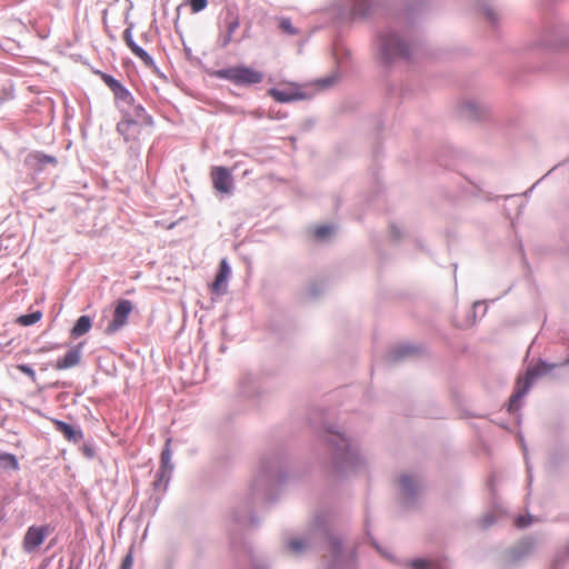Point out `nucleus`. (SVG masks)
<instances>
[{
	"label": "nucleus",
	"instance_id": "obj_52",
	"mask_svg": "<svg viewBox=\"0 0 569 569\" xmlns=\"http://www.w3.org/2000/svg\"><path fill=\"white\" fill-rule=\"evenodd\" d=\"M440 164H442L443 167H448V164L442 161H440Z\"/></svg>",
	"mask_w": 569,
	"mask_h": 569
},
{
	"label": "nucleus",
	"instance_id": "obj_17",
	"mask_svg": "<svg viewBox=\"0 0 569 569\" xmlns=\"http://www.w3.org/2000/svg\"><path fill=\"white\" fill-rule=\"evenodd\" d=\"M142 124L124 117L117 126L118 131L127 141L137 140L141 133Z\"/></svg>",
	"mask_w": 569,
	"mask_h": 569
},
{
	"label": "nucleus",
	"instance_id": "obj_46",
	"mask_svg": "<svg viewBox=\"0 0 569 569\" xmlns=\"http://www.w3.org/2000/svg\"><path fill=\"white\" fill-rule=\"evenodd\" d=\"M495 522V516L493 515H487L483 517V527L488 528Z\"/></svg>",
	"mask_w": 569,
	"mask_h": 569
},
{
	"label": "nucleus",
	"instance_id": "obj_30",
	"mask_svg": "<svg viewBox=\"0 0 569 569\" xmlns=\"http://www.w3.org/2000/svg\"><path fill=\"white\" fill-rule=\"evenodd\" d=\"M277 21L279 28L288 36L299 34V30L292 24L291 19L288 17H278Z\"/></svg>",
	"mask_w": 569,
	"mask_h": 569
},
{
	"label": "nucleus",
	"instance_id": "obj_20",
	"mask_svg": "<svg viewBox=\"0 0 569 569\" xmlns=\"http://www.w3.org/2000/svg\"><path fill=\"white\" fill-rule=\"evenodd\" d=\"M123 40L130 48L131 52L138 57L146 66L151 67L153 64L152 57L133 41L130 28L124 30Z\"/></svg>",
	"mask_w": 569,
	"mask_h": 569
},
{
	"label": "nucleus",
	"instance_id": "obj_34",
	"mask_svg": "<svg viewBox=\"0 0 569 569\" xmlns=\"http://www.w3.org/2000/svg\"><path fill=\"white\" fill-rule=\"evenodd\" d=\"M0 462L6 463L10 468L17 470L19 468L18 460L12 453H0Z\"/></svg>",
	"mask_w": 569,
	"mask_h": 569
},
{
	"label": "nucleus",
	"instance_id": "obj_40",
	"mask_svg": "<svg viewBox=\"0 0 569 569\" xmlns=\"http://www.w3.org/2000/svg\"><path fill=\"white\" fill-rule=\"evenodd\" d=\"M515 523L518 528H526L527 526H529L531 523V516L528 515L527 517L526 516H522V515H519L516 520H515Z\"/></svg>",
	"mask_w": 569,
	"mask_h": 569
},
{
	"label": "nucleus",
	"instance_id": "obj_3",
	"mask_svg": "<svg viewBox=\"0 0 569 569\" xmlns=\"http://www.w3.org/2000/svg\"><path fill=\"white\" fill-rule=\"evenodd\" d=\"M375 43L378 51V59L385 68H390L396 61H409L418 44L409 38L408 31L399 32L388 26L377 32Z\"/></svg>",
	"mask_w": 569,
	"mask_h": 569
},
{
	"label": "nucleus",
	"instance_id": "obj_14",
	"mask_svg": "<svg viewBox=\"0 0 569 569\" xmlns=\"http://www.w3.org/2000/svg\"><path fill=\"white\" fill-rule=\"evenodd\" d=\"M213 188L222 193H229L232 189L231 172L223 167H213L211 170Z\"/></svg>",
	"mask_w": 569,
	"mask_h": 569
},
{
	"label": "nucleus",
	"instance_id": "obj_37",
	"mask_svg": "<svg viewBox=\"0 0 569 569\" xmlns=\"http://www.w3.org/2000/svg\"><path fill=\"white\" fill-rule=\"evenodd\" d=\"M170 459H171V452H170V449L167 447L166 449H163V451L161 453V471L162 472H166L167 468L169 467Z\"/></svg>",
	"mask_w": 569,
	"mask_h": 569
},
{
	"label": "nucleus",
	"instance_id": "obj_5",
	"mask_svg": "<svg viewBox=\"0 0 569 569\" xmlns=\"http://www.w3.org/2000/svg\"><path fill=\"white\" fill-rule=\"evenodd\" d=\"M376 9L375 0H336L327 11L333 21L350 23L368 19Z\"/></svg>",
	"mask_w": 569,
	"mask_h": 569
},
{
	"label": "nucleus",
	"instance_id": "obj_4",
	"mask_svg": "<svg viewBox=\"0 0 569 569\" xmlns=\"http://www.w3.org/2000/svg\"><path fill=\"white\" fill-rule=\"evenodd\" d=\"M289 479V458L282 451H276L263 458L260 467L259 480L251 486V492L257 491L260 486L267 490L280 488Z\"/></svg>",
	"mask_w": 569,
	"mask_h": 569
},
{
	"label": "nucleus",
	"instance_id": "obj_2",
	"mask_svg": "<svg viewBox=\"0 0 569 569\" xmlns=\"http://www.w3.org/2000/svg\"><path fill=\"white\" fill-rule=\"evenodd\" d=\"M325 416L323 409L313 410L309 421L318 439L326 447L332 471L339 477H345L365 469L366 460L360 455L358 446L333 423L325 422Z\"/></svg>",
	"mask_w": 569,
	"mask_h": 569
},
{
	"label": "nucleus",
	"instance_id": "obj_15",
	"mask_svg": "<svg viewBox=\"0 0 569 569\" xmlns=\"http://www.w3.org/2000/svg\"><path fill=\"white\" fill-rule=\"evenodd\" d=\"M422 350V347L416 346L412 343H401L393 348H391L387 356H386V362L388 365L397 363L398 361H401L406 359L409 356L416 355Z\"/></svg>",
	"mask_w": 569,
	"mask_h": 569
},
{
	"label": "nucleus",
	"instance_id": "obj_18",
	"mask_svg": "<svg viewBox=\"0 0 569 569\" xmlns=\"http://www.w3.org/2000/svg\"><path fill=\"white\" fill-rule=\"evenodd\" d=\"M487 108L477 100L465 101L460 106L461 116L468 120H480L486 114Z\"/></svg>",
	"mask_w": 569,
	"mask_h": 569
},
{
	"label": "nucleus",
	"instance_id": "obj_41",
	"mask_svg": "<svg viewBox=\"0 0 569 569\" xmlns=\"http://www.w3.org/2000/svg\"><path fill=\"white\" fill-rule=\"evenodd\" d=\"M17 368L19 371L30 377L33 381L36 380V372L28 365H19Z\"/></svg>",
	"mask_w": 569,
	"mask_h": 569
},
{
	"label": "nucleus",
	"instance_id": "obj_35",
	"mask_svg": "<svg viewBox=\"0 0 569 569\" xmlns=\"http://www.w3.org/2000/svg\"><path fill=\"white\" fill-rule=\"evenodd\" d=\"M521 446L523 449L525 458H526V466H527V472H528V486L530 487L532 485V466L529 463L528 456H527V446L525 442L523 437H520Z\"/></svg>",
	"mask_w": 569,
	"mask_h": 569
},
{
	"label": "nucleus",
	"instance_id": "obj_1",
	"mask_svg": "<svg viewBox=\"0 0 569 569\" xmlns=\"http://www.w3.org/2000/svg\"><path fill=\"white\" fill-rule=\"evenodd\" d=\"M286 547L296 556H301L308 550H322L332 561L328 569H351L356 565V549L345 546L343 537L335 533L326 515L316 516L305 537L292 538L286 542Z\"/></svg>",
	"mask_w": 569,
	"mask_h": 569
},
{
	"label": "nucleus",
	"instance_id": "obj_49",
	"mask_svg": "<svg viewBox=\"0 0 569 569\" xmlns=\"http://www.w3.org/2000/svg\"><path fill=\"white\" fill-rule=\"evenodd\" d=\"M538 183H539V181L533 183L528 190L525 191L523 196L527 197V198L530 197L532 191H533V189L537 187Z\"/></svg>",
	"mask_w": 569,
	"mask_h": 569
},
{
	"label": "nucleus",
	"instance_id": "obj_21",
	"mask_svg": "<svg viewBox=\"0 0 569 569\" xmlns=\"http://www.w3.org/2000/svg\"><path fill=\"white\" fill-rule=\"evenodd\" d=\"M239 28V20L233 16H228L224 20V29L220 32L219 44L227 47L233 41V34Z\"/></svg>",
	"mask_w": 569,
	"mask_h": 569
},
{
	"label": "nucleus",
	"instance_id": "obj_13",
	"mask_svg": "<svg viewBox=\"0 0 569 569\" xmlns=\"http://www.w3.org/2000/svg\"><path fill=\"white\" fill-rule=\"evenodd\" d=\"M82 348L83 342L71 347L63 357L54 362L53 368L58 371H62L78 366L82 359Z\"/></svg>",
	"mask_w": 569,
	"mask_h": 569
},
{
	"label": "nucleus",
	"instance_id": "obj_27",
	"mask_svg": "<svg viewBox=\"0 0 569 569\" xmlns=\"http://www.w3.org/2000/svg\"><path fill=\"white\" fill-rule=\"evenodd\" d=\"M336 232V227L332 224H321L315 228L313 237L316 240L325 242Z\"/></svg>",
	"mask_w": 569,
	"mask_h": 569
},
{
	"label": "nucleus",
	"instance_id": "obj_38",
	"mask_svg": "<svg viewBox=\"0 0 569 569\" xmlns=\"http://www.w3.org/2000/svg\"><path fill=\"white\" fill-rule=\"evenodd\" d=\"M207 0H189V4L193 13L203 10L207 7Z\"/></svg>",
	"mask_w": 569,
	"mask_h": 569
},
{
	"label": "nucleus",
	"instance_id": "obj_39",
	"mask_svg": "<svg viewBox=\"0 0 569 569\" xmlns=\"http://www.w3.org/2000/svg\"><path fill=\"white\" fill-rule=\"evenodd\" d=\"M483 12L486 14V18L490 21V23L492 26H497L498 24V16L497 13L493 11L492 8L488 7V6H485L483 7Z\"/></svg>",
	"mask_w": 569,
	"mask_h": 569
},
{
	"label": "nucleus",
	"instance_id": "obj_28",
	"mask_svg": "<svg viewBox=\"0 0 569 569\" xmlns=\"http://www.w3.org/2000/svg\"><path fill=\"white\" fill-rule=\"evenodd\" d=\"M28 162L41 169L47 163L56 164V159L51 156L37 152L28 157Z\"/></svg>",
	"mask_w": 569,
	"mask_h": 569
},
{
	"label": "nucleus",
	"instance_id": "obj_42",
	"mask_svg": "<svg viewBox=\"0 0 569 569\" xmlns=\"http://www.w3.org/2000/svg\"><path fill=\"white\" fill-rule=\"evenodd\" d=\"M132 566H133V560H132V553H131V549H130L129 552L123 558L120 569H130Z\"/></svg>",
	"mask_w": 569,
	"mask_h": 569
},
{
	"label": "nucleus",
	"instance_id": "obj_47",
	"mask_svg": "<svg viewBox=\"0 0 569 569\" xmlns=\"http://www.w3.org/2000/svg\"><path fill=\"white\" fill-rule=\"evenodd\" d=\"M482 305H483V302H482V301H475V302H473L472 310L470 311V312L472 313V318H473L472 322H475V318H476V310H477V308H478V307H481Z\"/></svg>",
	"mask_w": 569,
	"mask_h": 569
},
{
	"label": "nucleus",
	"instance_id": "obj_29",
	"mask_svg": "<svg viewBox=\"0 0 569 569\" xmlns=\"http://www.w3.org/2000/svg\"><path fill=\"white\" fill-rule=\"evenodd\" d=\"M114 96L123 110H126V107L131 106L133 102L130 92L123 86H121L117 91H114Z\"/></svg>",
	"mask_w": 569,
	"mask_h": 569
},
{
	"label": "nucleus",
	"instance_id": "obj_43",
	"mask_svg": "<svg viewBox=\"0 0 569 569\" xmlns=\"http://www.w3.org/2000/svg\"><path fill=\"white\" fill-rule=\"evenodd\" d=\"M323 292V288L317 283H313L309 288V295L311 298H318Z\"/></svg>",
	"mask_w": 569,
	"mask_h": 569
},
{
	"label": "nucleus",
	"instance_id": "obj_32",
	"mask_svg": "<svg viewBox=\"0 0 569 569\" xmlns=\"http://www.w3.org/2000/svg\"><path fill=\"white\" fill-rule=\"evenodd\" d=\"M569 562V539L555 553V565L562 566Z\"/></svg>",
	"mask_w": 569,
	"mask_h": 569
},
{
	"label": "nucleus",
	"instance_id": "obj_24",
	"mask_svg": "<svg viewBox=\"0 0 569 569\" xmlns=\"http://www.w3.org/2000/svg\"><path fill=\"white\" fill-rule=\"evenodd\" d=\"M92 327L91 318L88 316H81L72 327L70 335L73 338L82 337L88 333Z\"/></svg>",
	"mask_w": 569,
	"mask_h": 569
},
{
	"label": "nucleus",
	"instance_id": "obj_48",
	"mask_svg": "<svg viewBox=\"0 0 569 569\" xmlns=\"http://www.w3.org/2000/svg\"><path fill=\"white\" fill-rule=\"evenodd\" d=\"M250 521H251V529L253 527H258L260 525V520L258 519V517L252 511H251Z\"/></svg>",
	"mask_w": 569,
	"mask_h": 569
},
{
	"label": "nucleus",
	"instance_id": "obj_12",
	"mask_svg": "<svg viewBox=\"0 0 569 569\" xmlns=\"http://www.w3.org/2000/svg\"><path fill=\"white\" fill-rule=\"evenodd\" d=\"M537 548V541L532 537H526L518 541L509 550V558L512 562H519L529 557Z\"/></svg>",
	"mask_w": 569,
	"mask_h": 569
},
{
	"label": "nucleus",
	"instance_id": "obj_11",
	"mask_svg": "<svg viewBox=\"0 0 569 569\" xmlns=\"http://www.w3.org/2000/svg\"><path fill=\"white\" fill-rule=\"evenodd\" d=\"M50 535L49 526H31L22 541L23 549L27 552H33L40 545L43 543L44 539Z\"/></svg>",
	"mask_w": 569,
	"mask_h": 569
},
{
	"label": "nucleus",
	"instance_id": "obj_50",
	"mask_svg": "<svg viewBox=\"0 0 569 569\" xmlns=\"http://www.w3.org/2000/svg\"><path fill=\"white\" fill-rule=\"evenodd\" d=\"M251 569H262L261 567H259L258 565H252L251 563Z\"/></svg>",
	"mask_w": 569,
	"mask_h": 569
},
{
	"label": "nucleus",
	"instance_id": "obj_33",
	"mask_svg": "<svg viewBox=\"0 0 569 569\" xmlns=\"http://www.w3.org/2000/svg\"><path fill=\"white\" fill-rule=\"evenodd\" d=\"M337 80H338V77L335 74H331V76H327V77L319 78V79L315 80L313 84L318 89L325 90V89L332 87L337 82Z\"/></svg>",
	"mask_w": 569,
	"mask_h": 569
},
{
	"label": "nucleus",
	"instance_id": "obj_8",
	"mask_svg": "<svg viewBox=\"0 0 569 569\" xmlns=\"http://www.w3.org/2000/svg\"><path fill=\"white\" fill-rule=\"evenodd\" d=\"M268 94L279 103H290L293 101L309 100L313 97L302 90V86L298 82H288L284 89L272 87L268 90Z\"/></svg>",
	"mask_w": 569,
	"mask_h": 569
},
{
	"label": "nucleus",
	"instance_id": "obj_16",
	"mask_svg": "<svg viewBox=\"0 0 569 569\" xmlns=\"http://www.w3.org/2000/svg\"><path fill=\"white\" fill-rule=\"evenodd\" d=\"M230 268L226 259H222L219 264L218 273L214 281L210 284L212 293L220 296L227 291V282L230 276Z\"/></svg>",
	"mask_w": 569,
	"mask_h": 569
},
{
	"label": "nucleus",
	"instance_id": "obj_6",
	"mask_svg": "<svg viewBox=\"0 0 569 569\" xmlns=\"http://www.w3.org/2000/svg\"><path fill=\"white\" fill-rule=\"evenodd\" d=\"M537 44L551 51L569 46V24L558 20L547 23L537 40Z\"/></svg>",
	"mask_w": 569,
	"mask_h": 569
},
{
	"label": "nucleus",
	"instance_id": "obj_9",
	"mask_svg": "<svg viewBox=\"0 0 569 569\" xmlns=\"http://www.w3.org/2000/svg\"><path fill=\"white\" fill-rule=\"evenodd\" d=\"M400 503L403 509H412L417 506L419 486L412 476L402 473L399 478Z\"/></svg>",
	"mask_w": 569,
	"mask_h": 569
},
{
	"label": "nucleus",
	"instance_id": "obj_7",
	"mask_svg": "<svg viewBox=\"0 0 569 569\" xmlns=\"http://www.w3.org/2000/svg\"><path fill=\"white\" fill-rule=\"evenodd\" d=\"M366 533H367L368 538L370 539L372 546L377 549V551L380 552L385 558L389 559L390 563L392 566L407 567L409 569H431L432 567H433V569H446V566L449 565L447 558H445L443 562L437 561L435 559H429V558H415L411 560H407V559L400 560V559L393 557L389 551L383 549L378 543V541L371 536L368 521L366 522Z\"/></svg>",
	"mask_w": 569,
	"mask_h": 569
},
{
	"label": "nucleus",
	"instance_id": "obj_10",
	"mask_svg": "<svg viewBox=\"0 0 569 569\" xmlns=\"http://www.w3.org/2000/svg\"><path fill=\"white\" fill-rule=\"evenodd\" d=\"M132 309L133 305L130 300H119L113 310L112 320L109 322L106 332L108 335H113L119 331L127 323Z\"/></svg>",
	"mask_w": 569,
	"mask_h": 569
},
{
	"label": "nucleus",
	"instance_id": "obj_26",
	"mask_svg": "<svg viewBox=\"0 0 569 569\" xmlns=\"http://www.w3.org/2000/svg\"><path fill=\"white\" fill-rule=\"evenodd\" d=\"M57 430H59L66 439L70 441H77L81 438V432L76 431L72 426L67 422L57 420L54 422Z\"/></svg>",
	"mask_w": 569,
	"mask_h": 569
},
{
	"label": "nucleus",
	"instance_id": "obj_22",
	"mask_svg": "<svg viewBox=\"0 0 569 569\" xmlns=\"http://www.w3.org/2000/svg\"><path fill=\"white\" fill-rule=\"evenodd\" d=\"M218 76L223 79H229L237 83L249 82V69L247 68H228L218 71Z\"/></svg>",
	"mask_w": 569,
	"mask_h": 569
},
{
	"label": "nucleus",
	"instance_id": "obj_23",
	"mask_svg": "<svg viewBox=\"0 0 569 569\" xmlns=\"http://www.w3.org/2000/svg\"><path fill=\"white\" fill-rule=\"evenodd\" d=\"M129 108H131V110H124V117L131 118L142 126H150L152 123L151 117L146 112L142 106L132 103Z\"/></svg>",
	"mask_w": 569,
	"mask_h": 569
},
{
	"label": "nucleus",
	"instance_id": "obj_25",
	"mask_svg": "<svg viewBox=\"0 0 569 569\" xmlns=\"http://www.w3.org/2000/svg\"><path fill=\"white\" fill-rule=\"evenodd\" d=\"M426 10V2L422 0H416L409 3L405 10L403 18L411 23L416 16L422 13Z\"/></svg>",
	"mask_w": 569,
	"mask_h": 569
},
{
	"label": "nucleus",
	"instance_id": "obj_31",
	"mask_svg": "<svg viewBox=\"0 0 569 569\" xmlns=\"http://www.w3.org/2000/svg\"><path fill=\"white\" fill-rule=\"evenodd\" d=\"M42 318L41 311H34L28 315H22L17 318V323L23 327H28L37 323Z\"/></svg>",
	"mask_w": 569,
	"mask_h": 569
},
{
	"label": "nucleus",
	"instance_id": "obj_36",
	"mask_svg": "<svg viewBox=\"0 0 569 569\" xmlns=\"http://www.w3.org/2000/svg\"><path fill=\"white\" fill-rule=\"evenodd\" d=\"M102 79L104 81V83L114 92L117 91L122 84L116 80L114 78H112L111 76L109 74H106L103 73L102 74Z\"/></svg>",
	"mask_w": 569,
	"mask_h": 569
},
{
	"label": "nucleus",
	"instance_id": "obj_19",
	"mask_svg": "<svg viewBox=\"0 0 569 569\" xmlns=\"http://www.w3.org/2000/svg\"><path fill=\"white\" fill-rule=\"evenodd\" d=\"M123 40L130 48L131 52L138 57L146 66L151 67L153 64L152 57L133 41L130 28L124 30Z\"/></svg>",
	"mask_w": 569,
	"mask_h": 569
},
{
	"label": "nucleus",
	"instance_id": "obj_45",
	"mask_svg": "<svg viewBox=\"0 0 569 569\" xmlns=\"http://www.w3.org/2000/svg\"><path fill=\"white\" fill-rule=\"evenodd\" d=\"M263 79V74L260 71L251 69V84H256L261 82Z\"/></svg>",
	"mask_w": 569,
	"mask_h": 569
},
{
	"label": "nucleus",
	"instance_id": "obj_51",
	"mask_svg": "<svg viewBox=\"0 0 569 569\" xmlns=\"http://www.w3.org/2000/svg\"><path fill=\"white\" fill-rule=\"evenodd\" d=\"M41 350L42 351H49V350H51V348H42Z\"/></svg>",
	"mask_w": 569,
	"mask_h": 569
},
{
	"label": "nucleus",
	"instance_id": "obj_44",
	"mask_svg": "<svg viewBox=\"0 0 569 569\" xmlns=\"http://www.w3.org/2000/svg\"><path fill=\"white\" fill-rule=\"evenodd\" d=\"M401 234H402L401 229L397 224L392 223L390 226V236L392 237V239L399 240L401 238Z\"/></svg>",
	"mask_w": 569,
	"mask_h": 569
}]
</instances>
